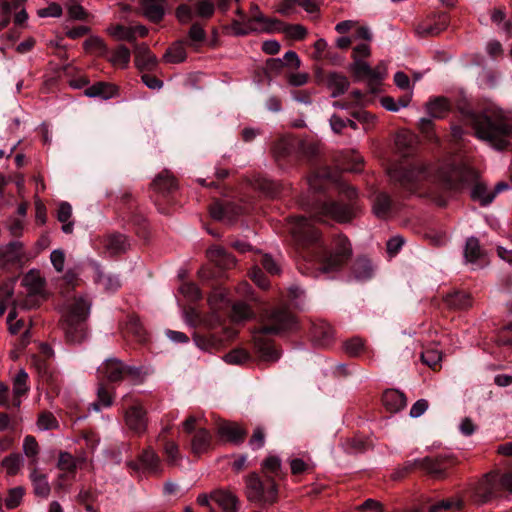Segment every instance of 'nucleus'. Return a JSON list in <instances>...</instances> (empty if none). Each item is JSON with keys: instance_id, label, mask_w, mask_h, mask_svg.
Listing matches in <instances>:
<instances>
[{"instance_id": "obj_32", "label": "nucleus", "mask_w": 512, "mask_h": 512, "mask_svg": "<svg viewBox=\"0 0 512 512\" xmlns=\"http://www.w3.org/2000/svg\"><path fill=\"white\" fill-rule=\"evenodd\" d=\"M94 280L99 286L108 292H115L121 286L118 276L106 273L99 268L96 269Z\"/></svg>"}, {"instance_id": "obj_40", "label": "nucleus", "mask_w": 512, "mask_h": 512, "mask_svg": "<svg viewBox=\"0 0 512 512\" xmlns=\"http://www.w3.org/2000/svg\"><path fill=\"white\" fill-rule=\"evenodd\" d=\"M187 44L184 41L174 43L165 53L164 58L170 63H181L186 60L187 53L184 47Z\"/></svg>"}, {"instance_id": "obj_9", "label": "nucleus", "mask_w": 512, "mask_h": 512, "mask_svg": "<svg viewBox=\"0 0 512 512\" xmlns=\"http://www.w3.org/2000/svg\"><path fill=\"white\" fill-rule=\"evenodd\" d=\"M432 177L441 190L458 192L468 183L469 172L454 162H448L438 167Z\"/></svg>"}, {"instance_id": "obj_51", "label": "nucleus", "mask_w": 512, "mask_h": 512, "mask_svg": "<svg viewBox=\"0 0 512 512\" xmlns=\"http://www.w3.org/2000/svg\"><path fill=\"white\" fill-rule=\"evenodd\" d=\"M86 51L97 52L100 56H106L109 53V48L104 41L98 37H90L84 42Z\"/></svg>"}, {"instance_id": "obj_38", "label": "nucleus", "mask_w": 512, "mask_h": 512, "mask_svg": "<svg viewBox=\"0 0 512 512\" xmlns=\"http://www.w3.org/2000/svg\"><path fill=\"white\" fill-rule=\"evenodd\" d=\"M22 248L23 245L21 242L18 241H12L8 243L5 248L3 249L1 255L2 258L10 263H19L22 261L23 255H22Z\"/></svg>"}, {"instance_id": "obj_44", "label": "nucleus", "mask_w": 512, "mask_h": 512, "mask_svg": "<svg viewBox=\"0 0 512 512\" xmlns=\"http://www.w3.org/2000/svg\"><path fill=\"white\" fill-rule=\"evenodd\" d=\"M25 489L17 486L8 490L7 497L3 500L5 507L8 510H13L19 507L23 501Z\"/></svg>"}, {"instance_id": "obj_64", "label": "nucleus", "mask_w": 512, "mask_h": 512, "mask_svg": "<svg viewBox=\"0 0 512 512\" xmlns=\"http://www.w3.org/2000/svg\"><path fill=\"white\" fill-rule=\"evenodd\" d=\"M343 445L348 453H359L366 449V442L362 439L350 438Z\"/></svg>"}, {"instance_id": "obj_2", "label": "nucleus", "mask_w": 512, "mask_h": 512, "mask_svg": "<svg viewBox=\"0 0 512 512\" xmlns=\"http://www.w3.org/2000/svg\"><path fill=\"white\" fill-rule=\"evenodd\" d=\"M304 291L297 287H290L286 293L285 307H278L271 311L267 321L261 327V333L254 335L250 343V350L235 348L224 356L228 364L245 365L252 362L271 364L281 357V350L267 335H278L292 329L296 325L294 314L290 309H301Z\"/></svg>"}, {"instance_id": "obj_45", "label": "nucleus", "mask_w": 512, "mask_h": 512, "mask_svg": "<svg viewBox=\"0 0 512 512\" xmlns=\"http://www.w3.org/2000/svg\"><path fill=\"white\" fill-rule=\"evenodd\" d=\"M78 462V459H76L72 454L62 451L59 453L57 467L68 474H74L77 469Z\"/></svg>"}, {"instance_id": "obj_56", "label": "nucleus", "mask_w": 512, "mask_h": 512, "mask_svg": "<svg viewBox=\"0 0 512 512\" xmlns=\"http://www.w3.org/2000/svg\"><path fill=\"white\" fill-rule=\"evenodd\" d=\"M278 28L276 30H280L284 28L285 32L290 35V37L296 39V40H302L305 38L307 34V29L300 25V24H291L286 25L284 23L283 26H277Z\"/></svg>"}, {"instance_id": "obj_22", "label": "nucleus", "mask_w": 512, "mask_h": 512, "mask_svg": "<svg viewBox=\"0 0 512 512\" xmlns=\"http://www.w3.org/2000/svg\"><path fill=\"white\" fill-rule=\"evenodd\" d=\"M209 212L213 219L228 222L233 221L238 215L243 213L241 207L219 201H215L210 205Z\"/></svg>"}, {"instance_id": "obj_3", "label": "nucleus", "mask_w": 512, "mask_h": 512, "mask_svg": "<svg viewBox=\"0 0 512 512\" xmlns=\"http://www.w3.org/2000/svg\"><path fill=\"white\" fill-rule=\"evenodd\" d=\"M461 113L478 139L498 151H512V124L501 108L488 105L480 110L464 109Z\"/></svg>"}, {"instance_id": "obj_46", "label": "nucleus", "mask_w": 512, "mask_h": 512, "mask_svg": "<svg viewBox=\"0 0 512 512\" xmlns=\"http://www.w3.org/2000/svg\"><path fill=\"white\" fill-rule=\"evenodd\" d=\"M464 255L466 259L470 262H475L481 259V257L483 256V252L477 238L471 237L467 239Z\"/></svg>"}, {"instance_id": "obj_14", "label": "nucleus", "mask_w": 512, "mask_h": 512, "mask_svg": "<svg viewBox=\"0 0 512 512\" xmlns=\"http://www.w3.org/2000/svg\"><path fill=\"white\" fill-rule=\"evenodd\" d=\"M251 11L253 16L248 19L247 23H242L239 20H233L231 23V28L235 35L244 36L248 35L250 32L257 31V28H254L251 23L256 22L265 25L263 28L266 32H271L277 29V26H283L284 22L278 19L268 18L264 16L260 11L257 5H252Z\"/></svg>"}, {"instance_id": "obj_61", "label": "nucleus", "mask_w": 512, "mask_h": 512, "mask_svg": "<svg viewBox=\"0 0 512 512\" xmlns=\"http://www.w3.org/2000/svg\"><path fill=\"white\" fill-rule=\"evenodd\" d=\"M384 78V73L380 70L379 67L372 68V72L368 76V88L372 93H376L378 91V86L381 84V81Z\"/></svg>"}, {"instance_id": "obj_20", "label": "nucleus", "mask_w": 512, "mask_h": 512, "mask_svg": "<svg viewBox=\"0 0 512 512\" xmlns=\"http://www.w3.org/2000/svg\"><path fill=\"white\" fill-rule=\"evenodd\" d=\"M381 403L388 413L396 414L407 406V397L400 390L390 388L382 393Z\"/></svg>"}, {"instance_id": "obj_41", "label": "nucleus", "mask_w": 512, "mask_h": 512, "mask_svg": "<svg viewBox=\"0 0 512 512\" xmlns=\"http://www.w3.org/2000/svg\"><path fill=\"white\" fill-rule=\"evenodd\" d=\"M1 464L7 475L14 476L22 468L24 459L20 454L12 453L3 459Z\"/></svg>"}, {"instance_id": "obj_27", "label": "nucleus", "mask_w": 512, "mask_h": 512, "mask_svg": "<svg viewBox=\"0 0 512 512\" xmlns=\"http://www.w3.org/2000/svg\"><path fill=\"white\" fill-rule=\"evenodd\" d=\"M326 86L329 89H332L331 97L337 98L348 90L350 82L344 74L338 72H330L328 73V81Z\"/></svg>"}, {"instance_id": "obj_42", "label": "nucleus", "mask_w": 512, "mask_h": 512, "mask_svg": "<svg viewBox=\"0 0 512 512\" xmlns=\"http://www.w3.org/2000/svg\"><path fill=\"white\" fill-rule=\"evenodd\" d=\"M345 352L350 357H359L363 353H367L365 341L360 337H352L343 344Z\"/></svg>"}, {"instance_id": "obj_57", "label": "nucleus", "mask_w": 512, "mask_h": 512, "mask_svg": "<svg viewBox=\"0 0 512 512\" xmlns=\"http://www.w3.org/2000/svg\"><path fill=\"white\" fill-rule=\"evenodd\" d=\"M263 469L273 476L281 475V460L277 456H269L263 461Z\"/></svg>"}, {"instance_id": "obj_19", "label": "nucleus", "mask_w": 512, "mask_h": 512, "mask_svg": "<svg viewBox=\"0 0 512 512\" xmlns=\"http://www.w3.org/2000/svg\"><path fill=\"white\" fill-rule=\"evenodd\" d=\"M217 436L220 441L238 445L244 442L246 431L237 422L224 420L217 427Z\"/></svg>"}, {"instance_id": "obj_18", "label": "nucleus", "mask_w": 512, "mask_h": 512, "mask_svg": "<svg viewBox=\"0 0 512 512\" xmlns=\"http://www.w3.org/2000/svg\"><path fill=\"white\" fill-rule=\"evenodd\" d=\"M210 498L223 512H240L241 502L238 496L225 488H217L210 492Z\"/></svg>"}, {"instance_id": "obj_49", "label": "nucleus", "mask_w": 512, "mask_h": 512, "mask_svg": "<svg viewBox=\"0 0 512 512\" xmlns=\"http://www.w3.org/2000/svg\"><path fill=\"white\" fill-rule=\"evenodd\" d=\"M39 451L40 449L36 439L31 435H27L23 441V452L31 459L32 464L37 462Z\"/></svg>"}, {"instance_id": "obj_6", "label": "nucleus", "mask_w": 512, "mask_h": 512, "mask_svg": "<svg viewBox=\"0 0 512 512\" xmlns=\"http://www.w3.org/2000/svg\"><path fill=\"white\" fill-rule=\"evenodd\" d=\"M272 152L278 166L287 169L301 161H313L318 154L315 145L297 138H280L272 147Z\"/></svg>"}, {"instance_id": "obj_13", "label": "nucleus", "mask_w": 512, "mask_h": 512, "mask_svg": "<svg viewBox=\"0 0 512 512\" xmlns=\"http://www.w3.org/2000/svg\"><path fill=\"white\" fill-rule=\"evenodd\" d=\"M28 378V374L24 370L19 371L14 378L12 391L8 385L0 382V407L11 409L20 406L21 397L29 390Z\"/></svg>"}, {"instance_id": "obj_4", "label": "nucleus", "mask_w": 512, "mask_h": 512, "mask_svg": "<svg viewBox=\"0 0 512 512\" xmlns=\"http://www.w3.org/2000/svg\"><path fill=\"white\" fill-rule=\"evenodd\" d=\"M98 389L97 400L89 404L88 410L96 413L102 407H110L114 399V390L117 384L128 379L133 383L142 381L143 371L140 367L126 365L116 358L107 359L97 369Z\"/></svg>"}, {"instance_id": "obj_36", "label": "nucleus", "mask_w": 512, "mask_h": 512, "mask_svg": "<svg viewBox=\"0 0 512 512\" xmlns=\"http://www.w3.org/2000/svg\"><path fill=\"white\" fill-rule=\"evenodd\" d=\"M193 340L201 350L212 352L222 346V340L211 334L194 333Z\"/></svg>"}, {"instance_id": "obj_28", "label": "nucleus", "mask_w": 512, "mask_h": 512, "mask_svg": "<svg viewBox=\"0 0 512 512\" xmlns=\"http://www.w3.org/2000/svg\"><path fill=\"white\" fill-rule=\"evenodd\" d=\"M33 485L34 494L41 498H47L50 495L51 487L45 474L33 469L29 475Z\"/></svg>"}, {"instance_id": "obj_62", "label": "nucleus", "mask_w": 512, "mask_h": 512, "mask_svg": "<svg viewBox=\"0 0 512 512\" xmlns=\"http://www.w3.org/2000/svg\"><path fill=\"white\" fill-rule=\"evenodd\" d=\"M196 12L203 18H210L215 11L214 4L207 0H200L196 2Z\"/></svg>"}, {"instance_id": "obj_30", "label": "nucleus", "mask_w": 512, "mask_h": 512, "mask_svg": "<svg viewBox=\"0 0 512 512\" xmlns=\"http://www.w3.org/2000/svg\"><path fill=\"white\" fill-rule=\"evenodd\" d=\"M164 0H142V8L145 16L152 22H160L164 15L165 9L163 6Z\"/></svg>"}, {"instance_id": "obj_47", "label": "nucleus", "mask_w": 512, "mask_h": 512, "mask_svg": "<svg viewBox=\"0 0 512 512\" xmlns=\"http://www.w3.org/2000/svg\"><path fill=\"white\" fill-rule=\"evenodd\" d=\"M206 40V32L199 23H193L188 32V40L185 41L189 46L196 47Z\"/></svg>"}, {"instance_id": "obj_10", "label": "nucleus", "mask_w": 512, "mask_h": 512, "mask_svg": "<svg viewBox=\"0 0 512 512\" xmlns=\"http://www.w3.org/2000/svg\"><path fill=\"white\" fill-rule=\"evenodd\" d=\"M22 283L27 288V295L20 304L22 309H36L48 299V293L45 290L46 281L37 270H30L24 276Z\"/></svg>"}, {"instance_id": "obj_34", "label": "nucleus", "mask_w": 512, "mask_h": 512, "mask_svg": "<svg viewBox=\"0 0 512 512\" xmlns=\"http://www.w3.org/2000/svg\"><path fill=\"white\" fill-rule=\"evenodd\" d=\"M126 333L131 335L137 342L145 343L147 341L146 331L143 328L139 318L135 315L128 316L125 324Z\"/></svg>"}, {"instance_id": "obj_26", "label": "nucleus", "mask_w": 512, "mask_h": 512, "mask_svg": "<svg viewBox=\"0 0 512 512\" xmlns=\"http://www.w3.org/2000/svg\"><path fill=\"white\" fill-rule=\"evenodd\" d=\"M426 108L430 117L442 119L451 111V103L445 97H434L427 102Z\"/></svg>"}, {"instance_id": "obj_35", "label": "nucleus", "mask_w": 512, "mask_h": 512, "mask_svg": "<svg viewBox=\"0 0 512 512\" xmlns=\"http://www.w3.org/2000/svg\"><path fill=\"white\" fill-rule=\"evenodd\" d=\"M106 247L112 254L125 253L130 247L128 238L121 233H113L106 240Z\"/></svg>"}, {"instance_id": "obj_16", "label": "nucleus", "mask_w": 512, "mask_h": 512, "mask_svg": "<svg viewBox=\"0 0 512 512\" xmlns=\"http://www.w3.org/2000/svg\"><path fill=\"white\" fill-rule=\"evenodd\" d=\"M450 24V16L446 12H438L429 15L425 20L419 22L414 31L418 37H435L447 29Z\"/></svg>"}, {"instance_id": "obj_33", "label": "nucleus", "mask_w": 512, "mask_h": 512, "mask_svg": "<svg viewBox=\"0 0 512 512\" xmlns=\"http://www.w3.org/2000/svg\"><path fill=\"white\" fill-rule=\"evenodd\" d=\"M470 197L473 201L479 202L481 206H487L495 199V193L489 191L482 182H475L471 188Z\"/></svg>"}, {"instance_id": "obj_24", "label": "nucleus", "mask_w": 512, "mask_h": 512, "mask_svg": "<svg viewBox=\"0 0 512 512\" xmlns=\"http://www.w3.org/2000/svg\"><path fill=\"white\" fill-rule=\"evenodd\" d=\"M134 55L136 66L140 70H152L157 65V58L145 44L135 43Z\"/></svg>"}, {"instance_id": "obj_58", "label": "nucleus", "mask_w": 512, "mask_h": 512, "mask_svg": "<svg viewBox=\"0 0 512 512\" xmlns=\"http://www.w3.org/2000/svg\"><path fill=\"white\" fill-rule=\"evenodd\" d=\"M78 277L77 274L73 271H68L65 273V275L61 278V292L62 293H68L69 291L73 290L75 286L78 284Z\"/></svg>"}, {"instance_id": "obj_25", "label": "nucleus", "mask_w": 512, "mask_h": 512, "mask_svg": "<svg viewBox=\"0 0 512 512\" xmlns=\"http://www.w3.org/2000/svg\"><path fill=\"white\" fill-rule=\"evenodd\" d=\"M444 300L447 306L454 310H466L472 306L471 295L462 290H454L448 293Z\"/></svg>"}, {"instance_id": "obj_11", "label": "nucleus", "mask_w": 512, "mask_h": 512, "mask_svg": "<svg viewBox=\"0 0 512 512\" xmlns=\"http://www.w3.org/2000/svg\"><path fill=\"white\" fill-rule=\"evenodd\" d=\"M246 494L249 501L273 503L277 499V486L272 477H267V487L256 473L246 478Z\"/></svg>"}, {"instance_id": "obj_39", "label": "nucleus", "mask_w": 512, "mask_h": 512, "mask_svg": "<svg viewBox=\"0 0 512 512\" xmlns=\"http://www.w3.org/2000/svg\"><path fill=\"white\" fill-rule=\"evenodd\" d=\"M373 209L378 217L387 216L392 209V199L384 192L378 193L375 197Z\"/></svg>"}, {"instance_id": "obj_1", "label": "nucleus", "mask_w": 512, "mask_h": 512, "mask_svg": "<svg viewBox=\"0 0 512 512\" xmlns=\"http://www.w3.org/2000/svg\"><path fill=\"white\" fill-rule=\"evenodd\" d=\"M348 203L334 200H316L308 207V216H291L290 232L296 244L301 248L304 264L299 266L303 274H308L310 266L317 274L333 278L351 260L353 251L351 243L344 234H334L329 239L323 237L316 223L328 219L341 223L352 221L358 211L357 192L348 188Z\"/></svg>"}, {"instance_id": "obj_53", "label": "nucleus", "mask_w": 512, "mask_h": 512, "mask_svg": "<svg viewBox=\"0 0 512 512\" xmlns=\"http://www.w3.org/2000/svg\"><path fill=\"white\" fill-rule=\"evenodd\" d=\"M130 50L125 45H120L114 52L111 58L113 64H118L126 67L130 62Z\"/></svg>"}, {"instance_id": "obj_17", "label": "nucleus", "mask_w": 512, "mask_h": 512, "mask_svg": "<svg viewBox=\"0 0 512 512\" xmlns=\"http://www.w3.org/2000/svg\"><path fill=\"white\" fill-rule=\"evenodd\" d=\"M151 188L157 196H151L156 205H159V197H163L167 202L173 201V194L178 189L177 181L167 172L160 173L151 183Z\"/></svg>"}, {"instance_id": "obj_21", "label": "nucleus", "mask_w": 512, "mask_h": 512, "mask_svg": "<svg viewBox=\"0 0 512 512\" xmlns=\"http://www.w3.org/2000/svg\"><path fill=\"white\" fill-rule=\"evenodd\" d=\"M310 337L314 345L328 347L334 339L333 329L324 321L313 323L310 328Z\"/></svg>"}, {"instance_id": "obj_12", "label": "nucleus", "mask_w": 512, "mask_h": 512, "mask_svg": "<svg viewBox=\"0 0 512 512\" xmlns=\"http://www.w3.org/2000/svg\"><path fill=\"white\" fill-rule=\"evenodd\" d=\"M430 176L426 166L402 167L396 169L391 177L406 192L415 193Z\"/></svg>"}, {"instance_id": "obj_43", "label": "nucleus", "mask_w": 512, "mask_h": 512, "mask_svg": "<svg viewBox=\"0 0 512 512\" xmlns=\"http://www.w3.org/2000/svg\"><path fill=\"white\" fill-rule=\"evenodd\" d=\"M421 361L433 371L441 369L442 353L436 349H426L421 353Z\"/></svg>"}, {"instance_id": "obj_5", "label": "nucleus", "mask_w": 512, "mask_h": 512, "mask_svg": "<svg viewBox=\"0 0 512 512\" xmlns=\"http://www.w3.org/2000/svg\"><path fill=\"white\" fill-rule=\"evenodd\" d=\"M212 266L202 267L198 276L203 285L210 288L208 302L213 308H220L227 302L226 290L222 287L224 271L236 265L235 257L225 248L213 246L207 251Z\"/></svg>"}, {"instance_id": "obj_54", "label": "nucleus", "mask_w": 512, "mask_h": 512, "mask_svg": "<svg viewBox=\"0 0 512 512\" xmlns=\"http://www.w3.org/2000/svg\"><path fill=\"white\" fill-rule=\"evenodd\" d=\"M351 71L357 79H368L369 74L372 72V67L361 59H356L351 65Z\"/></svg>"}, {"instance_id": "obj_31", "label": "nucleus", "mask_w": 512, "mask_h": 512, "mask_svg": "<svg viewBox=\"0 0 512 512\" xmlns=\"http://www.w3.org/2000/svg\"><path fill=\"white\" fill-rule=\"evenodd\" d=\"M84 94L88 97H100L102 99H109L117 94V88L111 83L97 82L86 88Z\"/></svg>"}, {"instance_id": "obj_55", "label": "nucleus", "mask_w": 512, "mask_h": 512, "mask_svg": "<svg viewBox=\"0 0 512 512\" xmlns=\"http://www.w3.org/2000/svg\"><path fill=\"white\" fill-rule=\"evenodd\" d=\"M495 341L498 346L512 345V322L508 323L507 325L503 326L501 329L498 330Z\"/></svg>"}, {"instance_id": "obj_7", "label": "nucleus", "mask_w": 512, "mask_h": 512, "mask_svg": "<svg viewBox=\"0 0 512 512\" xmlns=\"http://www.w3.org/2000/svg\"><path fill=\"white\" fill-rule=\"evenodd\" d=\"M90 308L91 302L86 297L79 296L74 298L62 322L65 339L68 344H81L87 339L86 321L90 314Z\"/></svg>"}, {"instance_id": "obj_23", "label": "nucleus", "mask_w": 512, "mask_h": 512, "mask_svg": "<svg viewBox=\"0 0 512 512\" xmlns=\"http://www.w3.org/2000/svg\"><path fill=\"white\" fill-rule=\"evenodd\" d=\"M351 276L360 282L370 280L374 275V266L366 256L357 257L350 267Z\"/></svg>"}, {"instance_id": "obj_50", "label": "nucleus", "mask_w": 512, "mask_h": 512, "mask_svg": "<svg viewBox=\"0 0 512 512\" xmlns=\"http://www.w3.org/2000/svg\"><path fill=\"white\" fill-rule=\"evenodd\" d=\"M180 292L191 302H197L203 298L202 290L192 282L183 283Z\"/></svg>"}, {"instance_id": "obj_29", "label": "nucleus", "mask_w": 512, "mask_h": 512, "mask_svg": "<svg viewBox=\"0 0 512 512\" xmlns=\"http://www.w3.org/2000/svg\"><path fill=\"white\" fill-rule=\"evenodd\" d=\"M446 460L445 457L439 456L436 458L431 457H425L423 459L415 460V464L418 465L420 468L426 470L429 474L433 475L434 477H441L445 467L443 466L444 461Z\"/></svg>"}, {"instance_id": "obj_15", "label": "nucleus", "mask_w": 512, "mask_h": 512, "mask_svg": "<svg viewBox=\"0 0 512 512\" xmlns=\"http://www.w3.org/2000/svg\"><path fill=\"white\" fill-rule=\"evenodd\" d=\"M503 490L499 480V473L491 471L485 474L473 486V498L477 503L484 504L495 498Z\"/></svg>"}, {"instance_id": "obj_37", "label": "nucleus", "mask_w": 512, "mask_h": 512, "mask_svg": "<svg viewBox=\"0 0 512 512\" xmlns=\"http://www.w3.org/2000/svg\"><path fill=\"white\" fill-rule=\"evenodd\" d=\"M211 441V435L206 429H199L195 433L191 441L192 451L195 454H200L205 452L209 446Z\"/></svg>"}, {"instance_id": "obj_60", "label": "nucleus", "mask_w": 512, "mask_h": 512, "mask_svg": "<svg viewBox=\"0 0 512 512\" xmlns=\"http://www.w3.org/2000/svg\"><path fill=\"white\" fill-rule=\"evenodd\" d=\"M140 460L146 468L152 471H156L159 464V457L153 450H145L141 454Z\"/></svg>"}, {"instance_id": "obj_63", "label": "nucleus", "mask_w": 512, "mask_h": 512, "mask_svg": "<svg viewBox=\"0 0 512 512\" xmlns=\"http://www.w3.org/2000/svg\"><path fill=\"white\" fill-rule=\"evenodd\" d=\"M176 17L181 23L187 24L192 21L194 12L189 5L181 4L176 9Z\"/></svg>"}, {"instance_id": "obj_52", "label": "nucleus", "mask_w": 512, "mask_h": 512, "mask_svg": "<svg viewBox=\"0 0 512 512\" xmlns=\"http://www.w3.org/2000/svg\"><path fill=\"white\" fill-rule=\"evenodd\" d=\"M260 190L268 197L275 198L281 193V185L273 180L262 179L259 182Z\"/></svg>"}, {"instance_id": "obj_59", "label": "nucleus", "mask_w": 512, "mask_h": 512, "mask_svg": "<svg viewBox=\"0 0 512 512\" xmlns=\"http://www.w3.org/2000/svg\"><path fill=\"white\" fill-rule=\"evenodd\" d=\"M12 6L9 0H0V30L8 26L11 20Z\"/></svg>"}, {"instance_id": "obj_48", "label": "nucleus", "mask_w": 512, "mask_h": 512, "mask_svg": "<svg viewBox=\"0 0 512 512\" xmlns=\"http://www.w3.org/2000/svg\"><path fill=\"white\" fill-rule=\"evenodd\" d=\"M232 316L237 321H245L254 316L252 308L245 302H235L232 305Z\"/></svg>"}, {"instance_id": "obj_8", "label": "nucleus", "mask_w": 512, "mask_h": 512, "mask_svg": "<svg viewBox=\"0 0 512 512\" xmlns=\"http://www.w3.org/2000/svg\"><path fill=\"white\" fill-rule=\"evenodd\" d=\"M113 204L118 216L130 224L140 238L147 239L149 235L147 219L139 210L135 196L128 190H121L113 200Z\"/></svg>"}]
</instances>
